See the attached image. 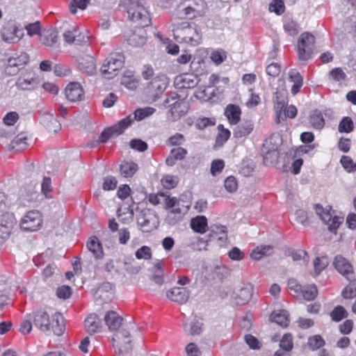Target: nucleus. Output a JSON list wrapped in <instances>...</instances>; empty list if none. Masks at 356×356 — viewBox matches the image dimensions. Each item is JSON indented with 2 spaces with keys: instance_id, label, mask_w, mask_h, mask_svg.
I'll return each mask as SVG.
<instances>
[{
  "instance_id": "f257e3e1",
  "label": "nucleus",
  "mask_w": 356,
  "mask_h": 356,
  "mask_svg": "<svg viewBox=\"0 0 356 356\" xmlns=\"http://www.w3.org/2000/svg\"><path fill=\"white\" fill-rule=\"evenodd\" d=\"M175 40L192 47L200 44L202 40L201 29L193 22L184 21L172 24Z\"/></svg>"
},
{
  "instance_id": "f03ea898",
  "label": "nucleus",
  "mask_w": 356,
  "mask_h": 356,
  "mask_svg": "<svg viewBox=\"0 0 356 356\" xmlns=\"http://www.w3.org/2000/svg\"><path fill=\"white\" fill-rule=\"evenodd\" d=\"M177 17L190 19L206 15L207 3L204 0H182L176 8Z\"/></svg>"
},
{
  "instance_id": "7ed1b4c3",
  "label": "nucleus",
  "mask_w": 356,
  "mask_h": 356,
  "mask_svg": "<svg viewBox=\"0 0 356 356\" xmlns=\"http://www.w3.org/2000/svg\"><path fill=\"white\" fill-rule=\"evenodd\" d=\"M126 3L129 18L138 27H147L151 24L149 13L143 6V0H127Z\"/></svg>"
},
{
  "instance_id": "20e7f679",
  "label": "nucleus",
  "mask_w": 356,
  "mask_h": 356,
  "mask_svg": "<svg viewBox=\"0 0 356 356\" xmlns=\"http://www.w3.org/2000/svg\"><path fill=\"white\" fill-rule=\"evenodd\" d=\"M135 263L134 259L120 257L107 261L104 270L108 273H120L124 270L129 274H136L139 272L140 267L134 266Z\"/></svg>"
},
{
  "instance_id": "39448f33",
  "label": "nucleus",
  "mask_w": 356,
  "mask_h": 356,
  "mask_svg": "<svg viewBox=\"0 0 356 356\" xmlns=\"http://www.w3.org/2000/svg\"><path fill=\"white\" fill-rule=\"evenodd\" d=\"M124 56L122 53L113 52L104 60L101 72L108 79L113 78L123 67Z\"/></svg>"
},
{
  "instance_id": "423d86ee",
  "label": "nucleus",
  "mask_w": 356,
  "mask_h": 356,
  "mask_svg": "<svg viewBox=\"0 0 356 356\" xmlns=\"http://www.w3.org/2000/svg\"><path fill=\"white\" fill-rule=\"evenodd\" d=\"M314 44L315 38L312 34L308 32L301 34L298 41V54L299 60L303 64L312 58Z\"/></svg>"
},
{
  "instance_id": "0eeeda50",
  "label": "nucleus",
  "mask_w": 356,
  "mask_h": 356,
  "mask_svg": "<svg viewBox=\"0 0 356 356\" xmlns=\"http://www.w3.org/2000/svg\"><path fill=\"white\" fill-rule=\"evenodd\" d=\"M132 122L133 120L131 115H129L121 120L118 123L105 129L99 136L98 143H105L113 135L118 136L122 134Z\"/></svg>"
},
{
  "instance_id": "6e6552de",
  "label": "nucleus",
  "mask_w": 356,
  "mask_h": 356,
  "mask_svg": "<svg viewBox=\"0 0 356 356\" xmlns=\"http://www.w3.org/2000/svg\"><path fill=\"white\" fill-rule=\"evenodd\" d=\"M1 34L4 42L15 44L23 38L24 33V29H19L14 22L8 21L3 24Z\"/></svg>"
},
{
  "instance_id": "1a4fd4ad",
  "label": "nucleus",
  "mask_w": 356,
  "mask_h": 356,
  "mask_svg": "<svg viewBox=\"0 0 356 356\" xmlns=\"http://www.w3.org/2000/svg\"><path fill=\"white\" fill-rule=\"evenodd\" d=\"M113 346L119 355L129 353L132 349L129 333L124 330L117 332L113 337Z\"/></svg>"
},
{
  "instance_id": "9d476101",
  "label": "nucleus",
  "mask_w": 356,
  "mask_h": 356,
  "mask_svg": "<svg viewBox=\"0 0 356 356\" xmlns=\"http://www.w3.org/2000/svg\"><path fill=\"white\" fill-rule=\"evenodd\" d=\"M168 86V80L164 75L153 78L147 84L146 90L152 101L158 99Z\"/></svg>"
},
{
  "instance_id": "9b49d317",
  "label": "nucleus",
  "mask_w": 356,
  "mask_h": 356,
  "mask_svg": "<svg viewBox=\"0 0 356 356\" xmlns=\"http://www.w3.org/2000/svg\"><path fill=\"white\" fill-rule=\"evenodd\" d=\"M42 225V216L38 211H28L22 218L20 227L23 230L29 232L37 231Z\"/></svg>"
},
{
  "instance_id": "f8f14e48",
  "label": "nucleus",
  "mask_w": 356,
  "mask_h": 356,
  "mask_svg": "<svg viewBox=\"0 0 356 356\" xmlns=\"http://www.w3.org/2000/svg\"><path fill=\"white\" fill-rule=\"evenodd\" d=\"M29 56L26 53L15 54L10 57L4 67V72L8 76L16 75L28 63Z\"/></svg>"
},
{
  "instance_id": "ddd939ff",
  "label": "nucleus",
  "mask_w": 356,
  "mask_h": 356,
  "mask_svg": "<svg viewBox=\"0 0 356 356\" xmlns=\"http://www.w3.org/2000/svg\"><path fill=\"white\" fill-rule=\"evenodd\" d=\"M137 223L143 232L149 233L156 228V216L151 210L143 209L137 216Z\"/></svg>"
},
{
  "instance_id": "4468645a",
  "label": "nucleus",
  "mask_w": 356,
  "mask_h": 356,
  "mask_svg": "<svg viewBox=\"0 0 356 356\" xmlns=\"http://www.w3.org/2000/svg\"><path fill=\"white\" fill-rule=\"evenodd\" d=\"M316 214L328 226L330 232L336 233L337 229L343 222V218L338 216H332L329 210L324 209L321 205L316 204L314 206Z\"/></svg>"
},
{
  "instance_id": "2eb2a0df",
  "label": "nucleus",
  "mask_w": 356,
  "mask_h": 356,
  "mask_svg": "<svg viewBox=\"0 0 356 356\" xmlns=\"http://www.w3.org/2000/svg\"><path fill=\"white\" fill-rule=\"evenodd\" d=\"M15 222V219L13 214L6 213L1 215L0 217V244L9 238Z\"/></svg>"
},
{
  "instance_id": "dca6fc26",
  "label": "nucleus",
  "mask_w": 356,
  "mask_h": 356,
  "mask_svg": "<svg viewBox=\"0 0 356 356\" xmlns=\"http://www.w3.org/2000/svg\"><path fill=\"white\" fill-rule=\"evenodd\" d=\"M38 83L36 74L33 71H27L19 76L16 86L22 90H32L37 87Z\"/></svg>"
},
{
  "instance_id": "f3484780",
  "label": "nucleus",
  "mask_w": 356,
  "mask_h": 356,
  "mask_svg": "<svg viewBox=\"0 0 356 356\" xmlns=\"http://www.w3.org/2000/svg\"><path fill=\"white\" fill-rule=\"evenodd\" d=\"M35 326L41 332H47L49 331L50 317L49 314L42 309L33 312L31 314Z\"/></svg>"
},
{
  "instance_id": "a211bd4d",
  "label": "nucleus",
  "mask_w": 356,
  "mask_h": 356,
  "mask_svg": "<svg viewBox=\"0 0 356 356\" xmlns=\"http://www.w3.org/2000/svg\"><path fill=\"white\" fill-rule=\"evenodd\" d=\"M333 266L335 269L348 280L350 279V275L354 274L353 266L350 262L341 255H337L333 261Z\"/></svg>"
},
{
  "instance_id": "6ab92c4d",
  "label": "nucleus",
  "mask_w": 356,
  "mask_h": 356,
  "mask_svg": "<svg viewBox=\"0 0 356 356\" xmlns=\"http://www.w3.org/2000/svg\"><path fill=\"white\" fill-rule=\"evenodd\" d=\"M66 98L72 102H80L84 98V91L79 83H70L65 90Z\"/></svg>"
},
{
  "instance_id": "aec40b11",
  "label": "nucleus",
  "mask_w": 356,
  "mask_h": 356,
  "mask_svg": "<svg viewBox=\"0 0 356 356\" xmlns=\"http://www.w3.org/2000/svg\"><path fill=\"white\" fill-rule=\"evenodd\" d=\"M253 286L250 284H243L239 289L234 293L236 304L243 305L248 303L252 298Z\"/></svg>"
},
{
  "instance_id": "412c9836",
  "label": "nucleus",
  "mask_w": 356,
  "mask_h": 356,
  "mask_svg": "<svg viewBox=\"0 0 356 356\" xmlns=\"http://www.w3.org/2000/svg\"><path fill=\"white\" fill-rule=\"evenodd\" d=\"M275 111L277 118V122H280V117H282V112L284 108V106L288 104L287 91L284 89H277L275 93Z\"/></svg>"
},
{
  "instance_id": "4be33fe9",
  "label": "nucleus",
  "mask_w": 356,
  "mask_h": 356,
  "mask_svg": "<svg viewBox=\"0 0 356 356\" xmlns=\"http://www.w3.org/2000/svg\"><path fill=\"white\" fill-rule=\"evenodd\" d=\"M242 111L239 106L229 104L224 110V115L230 125H236L241 121Z\"/></svg>"
},
{
  "instance_id": "5701e85b",
  "label": "nucleus",
  "mask_w": 356,
  "mask_h": 356,
  "mask_svg": "<svg viewBox=\"0 0 356 356\" xmlns=\"http://www.w3.org/2000/svg\"><path fill=\"white\" fill-rule=\"evenodd\" d=\"M189 291L184 287H174L167 292V297L173 302L184 304L189 298Z\"/></svg>"
},
{
  "instance_id": "b1692460",
  "label": "nucleus",
  "mask_w": 356,
  "mask_h": 356,
  "mask_svg": "<svg viewBox=\"0 0 356 356\" xmlns=\"http://www.w3.org/2000/svg\"><path fill=\"white\" fill-rule=\"evenodd\" d=\"M79 69L88 75L93 74L96 71L95 60L90 55H84L78 59Z\"/></svg>"
},
{
  "instance_id": "393cba45",
  "label": "nucleus",
  "mask_w": 356,
  "mask_h": 356,
  "mask_svg": "<svg viewBox=\"0 0 356 356\" xmlns=\"http://www.w3.org/2000/svg\"><path fill=\"white\" fill-rule=\"evenodd\" d=\"M190 227L195 233L203 234L208 230V220L204 216H197L190 220Z\"/></svg>"
},
{
  "instance_id": "a878e982",
  "label": "nucleus",
  "mask_w": 356,
  "mask_h": 356,
  "mask_svg": "<svg viewBox=\"0 0 356 356\" xmlns=\"http://www.w3.org/2000/svg\"><path fill=\"white\" fill-rule=\"evenodd\" d=\"M65 327L63 316L59 313L52 315L50 319L49 331L51 330L54 334L60 336L63 334Z\"/></svg>"
},
{
  "instance_id": "bb28decb",
  "label": "nucleus",
  "mask_w": 356,
  "mask_h": 356,
  "mask_svg": "<svg viewBox=\"0 0 356 356\" xmlns=\"http://www.w3.org/2000/svg\"><path fill=\"white\" fill-rule=\"evenodd\" d=\"M254 129V123L250 120H244L234 130V136L242 138L250 135Z\"/></svg>"
},
{
  "instance_id": "cd10ccee",
  "label": "nucleus",
  "mask_w": 356,
  "mask_h": 356,
  "mask_svg": "<svg viewBox=\"0 0 356 356\" xmlns=\"http://www.w3.org/2000/svg\"><path fill=\"white\" fill-rule=\"evenodd\" d=\"M104 321L111 331H117L122 324V318L115 312L109 311L104 316Z\"/></svg>"
},
{
  "instance_id": "c85d7f7f",
  "label": "nucleus",
  "mask_w": 356,
  "mask_h": 356,
  "mask_svg": "<svg viewBox=\"0 0 356 356\" xmlns=\"http://www.w3.org/2000/svg\"><path fill=\"white\" fill-rule=\"evenodd\" d=\"M58 32L56 29H44L40 33V42L47 47H52L57 42Z\"/></svg>"
},
{
  "instance_id": "c756f323",
  "label": "nucleus",
  "mask_w": 356,
  "mask_h": 356,
  "mask_svg": "<svg viewBox=\"0 0 356 356\" xmlns=\"http://www.w3.org/2000/svg\"><path fill=\"white\" fill-rule=\"evenodd\" d=\"M187 112L186 103L184 99H177L175 103H172V107L169 109V113L173 120L180 118Z\"/></svg>"
},
{
  "instance_id": "7c9ffc66",
  "label": "nucleus",
  "mask_w": 356,
  "mask_h": 356,
  "mask_svg": "<svg viewBox=\"0 0 356 356\" xmlns=\"http://www.w3.org/2000/svg\"><path fill=\"white\" fill-rule=\"evenodd\" d=\"M86 331L90 334L99 331L102 327L101 318L95 314H90L84 321Z\"/></svg>"
},
{
  "instance_id": "2f4dec72",
  "label": "nucleus",
  "mask_w": 356,
  "mask_h": 356,
  "mask_svg": "<svg viewBox=\"0 0 356 356\" xmlns=\"http://www.w3.org/2000/svg\"><path fill=\"white\" fill-rule=\"evenodd\" d=\"M270 320L282 327H287L290 323L289 314L284 309L273 312L270 316Z\"/></svg>"
},
{
  "instance_id": "473e14b6",
  "label": "nucleus",
  "mask_w": 356,
  "mask_h": 356,
  "mask_svg": "<svg viewBox=\"0 0 356 356\" xmlns=\"http://www.w3.org/2000/svg\"><path fill=\"white\" fill-rule=\"evenodd\" d=\"M146 31L141 29L134 31L127 37L128 43L134 47H141L146 43Z\"/></svg>"
},
{
  "instance_id": "72a5a7b5",
  "label": "nucleus",
  "mask_w": 356,
  "mask_h": 356,
  "mask_svg": "<svg viewBox=\"0 0 356 356\" xmlns=\"http://www.w3.org/2000/svg\"><path fill=\"white\" fill-rule=\"evenodd\" d=\"M289 79L293 83L291 87V93L295 95L300 92L303 85V79L297 70L292 69L289 72Z\"/></svg>"
},
{
  "instance_id": "f704fd0d",
  "label": "nucleus",
  "mask_w": 356,
  "mask_h": 356,
  "mask_svg": "<svg viewBox=\"0 0 356 356\" xmlns=\"http://www.w3.org/2000/svg\"><path fill=\"white\" fill-rule=\"evenodd\" d=\"M187 150L183 147L173 148L170 151V155L166 158L165 163L169 166H172L175 164L177 160L184 159L186 154Z\"/></svg>"
},
{
  "instance_id": "c9c22d12",
  "label": "nucleus",
  "mask_w": 356,
  "mask_h": 356,
  "mask_svg": "<svg viewBox=\"0 0 356 356\" xmlns=\"http://www.w3.org/2000/svg\"><path fill=\"white\" fill-rule=\"evenodd\" d=\"M86 246L96 259H100L103 257V248L97 236L90 237Z\"/></svg>"
},
{
  "instance_id": "e433bc0d",
  "label": "nucleus",
  "mask_w": 356,
  "mask_h": 356,
  "mask_svg": "<svg viewBox=\"0 0 356 356\" xmlns=\"http://www.w3.org/2000/svg\"><path fill=\"white\" fill-rule=\"evenodd\" d=\"M42 124L47 131L51 133L56 134L61 129L60 122L53 115H47L44 116L42 120Z\"/></svg>"
},
{
  "instance_id": "4c0bfd02",
  "label": "nucleus",
  "mask_w": 356,
  "mask_h": 356,
  "mask_svg": "<svg viewBox=\"0 0 356 356\" xmlns=\"http://www.w3.org/2000/svg\"><path fill=\"white\" fill-rule=\"evenodd\" d=\"M138 165L134 162H124L120 165V174L124 177H131L138 170Z\"/></svg>"
},
{
  "instance_id": "58836bf2",
  "label": "nucleus",
  "mask_w": 356,
  "mask_h": 356,
  "mask_svg": "<svg viewBox=\"0 0 356 356\" xmlns=\"http://www.w3.org/2000/svg\"><path fill=\"white\" fill-rule=\"evenodd\" d=\"M273 247L270 245L258 246L250 254V257L255 261L261 259L263 257L270 254Z\"/></svg>"
},
{
  "instance_id": "ea45409f",
  "label": "nucleus",
  "mask_w": 356,
  "mask_h": 356,
  "mask_svg": "<svg viewBox=\"0 0 356 356\" xmlns=\"http://www.w3.org/2000/svg\"><path fill=\"white\" fill-rule=\"evenodd\" d=\"M318 295V289L315 284H310L306 286H302L300 296H302L305 300L310 301L314 300Z\"/></svg>"
},
{
  "instance_id": "a19ab883",
  "label": "nucleus",
  "mask_w": 356,
  "mask_h": 356,
  "mask_svg": "<svg viewBox=\"0 0 356 356\" xmlns=\"http://www.w3.org/2000/svg\"><path fill=\"white\" fill-rule=\"evenodd\" d=\"M325 345V341L320 334H314L308 338L307 346L312 350H316Z\"/></svg>"
},
{
  "instance_id": "79ce46f5",
  "label": "nucleus",
  "mask_w": 356,
  "mask_h": 356,
  "mask_svg": "<svg viewBox=\"0 0 356 356\" xmlns=\"http://www.w3.org/2000/svg\"><path fill=\"white\" fill-rule=\"evenodd\" d=\"M348 315L346 309L341 305L336 306L330 313V316L334 322H339L346 318Z\"/></svg>"
},
{
  "instance_id": "37998d69",
  "label": "nucleus",
  "mask_w": 356,
  "mask_h": 356,
  "mask_svg": "<svg viewBox=\"0 0 356 356\" xmlns=\"http://www.w3.org/2000/svg\"><path fill=\"white\" fill-rule=\"evenodd\" d=\"M10 146L16 151L24 150L28 146L27 138L22 134H19L11 141Z\"/></svg>"
},
{
  "instance_id": "c03bdc74",
  "label": "nucleus",
  "mask_w": 356,
  "mask_h": 356,
  "mask_svg": "<svg viewBox=\"0 0 356 356\" xmlns=\"http://www.w3.org/2000/svg\"><path fill=\"white\" fill-rule=\"evenodd\" d=\"M155 108L152 107H145L143 108H137L134 111V118L132 120H142L151 115H152L155 112Z\"/></svg>"
},
{
  "instance_id": "a18cd8bd",
  "label": "nucleus",
  "mask_w": 356,
  "mask_h": 356,
  "mask_svg": "<svg viewBox=\"0 0 356 356\" xmlns=\"http://www.w3.org/2000/svg\"><path fill=\"white\" fill-rule=\"evenodd\" d=\"M341 296L344 299H352L356 297V280H351L341 291Z\"/></svg>"
},
{
  "instance_id": "49530a36",
  "label": "nucleus",
  "mask_w": 356,
  "mask_h": 356,
  "mask_svg": "<svg viewBox=\"0 0 356 356\" xmlns=\"http://www.w3.org/2000/svg\"><path fill=\"white\" fill-rule=\"evenodd\" d=\"M309 122L312 127L316 129H321L324 127L325 120L321 113H314L309 117Z\"/></svg>"
},
{
  "instance_id": "de8ad7c7",
  "label": "nucleus",
  "mask_w": 356,
  "mask_h": 356,
  "mask_svg": "<svg viewBox=\"0 0 356 356\" xmlns=\"http://www.w3.org/2000/svg\"><path fill=\"white\" fill-rule=\"evenodd\" d=\"M280 347L286 352L291 351L293 348V336L290 333L284 334L280 340Z\"/></svg>"
},
{
  "instance_id": "09e8293b",
  "label": "nucleus",
  "mask_w": 356,
  "mask_h": 356,
  "mask_svg": "<svg viewBox=\"0 0 356 356\" xmlns=\"http://www.w3.org/2000/svg\"><path fill=\"white\" fill-rule=\"evenodd\" d=\"M353 120L350 117H344L339 124L338 130L341 133H350L353 130Z\"/></svg>"
},
{
  "instance_id": "8fccbe9b",
  "label": "nucleus",
  "mask_w": 356,
  "mask_h": 356,
  "mask_svg": "<svg viewBox=\"0 0 356 356\" xmlns=\"http://www.w3.org/2000/svg\"><path fill=\"white\" fill-rule=\"evenodd\" d=\"M121 83L129 90H136L139 83V80L134 76H124L122 79Z\"/></svg>"
},
{
  "instance_id": "3c124183",
  "label": "nucleus",
  "mask_w": 356,
  "mask_h": 356,
  "mask_svg": "<svg viewBox=\"0 0 356 356\" xmlns=\"http://www.w3.org/2000/svg\"><path fill=\"white\" fill-rule=\"evenodd\" d=\"M210 58L216 65H218L225 61L227 58V52L222 49L213 51Z\"/></svg>"
},
{
  "instance_id": "603ef678",
  "label": "nucleus",
  "mask_w": 356,
  "mask_h": 356,
  "mask_svg": "<svg viewBox=\"0 0 356 356\" xmlns=\"http://www.w3.org/2000/svg\"><path fill=\"white\" fill-rule=\"evenodd\" d=\"M225 168V162L222 159H215L211 163V174L216 177L220 174Z\"/></svg>"
},
{
  "instance_id": "864d4df0",
  "label": "nucleus",
  "mask_w": 356,
  "mask_h": 356,
  "mask_svg": "<svg viewBox=\"0 0 356 356\" xmlns=\"http://www.w3.org/2000/svg\"><path fill=\"white\" fill-rule=\"evenodd\" d=\"M176 80L179 83H181V88H193L196 85V82L193 79H191V76L189 74H184L177 77Z\"/></svg>"
},
{
  "instance_id": "5fc2aeb1",
  "label": "nucleus",
  "mask_w": 356,
  "mask_h": 356,
  "mask_svg": "<svg viewBox=\"0 0 356 356\" xmlns=\"http://www.w3.org/2000/svg\"><path fill=\"white\" fill-rule=\"evenodd\" d=\"M135 255L138 259L149 260L152 258V252L149 247L143 245L136 250Z\"/></svg>"
},
{
  "instance_id": "6e6d98bb",
  "label": "nucleus",
  "mask_w": 356,
  "mask_h": 356,
  "mask_svg": "<svg viewBox=\"0 0 356 356\" xmlns=\"http://www.w3.org/2000/svg\"><path fill=\"white\" fill-rule=\"evenodd\" d=\"M343 168L348 172H353L356 170V162L354 163L353 159L348 156H342L340 159Z\"/></svg>"
},
{
  "instance_id": "4d7b16f0",
  "label": "nucleus",
  "mask_w": 356,
  "mask_h": 356,
  "mask_svg": "<svg viewBox=\"0 0 356 356\" xmlns=\"http://www.w3.org/2000/svg\"><path fill=\"white\" fill-rule=\"evenodd\" d=\"M297 108L293 105L290 106H284V108L282 112V117H280V120H285L286 118H295L297 115Z\"/></svg>"
},
{
  "instance_id": "13d9d810",
  "label": "nucleus",
  "mask_w": 356,
  "mask_h": 356,
  "mask_svg": "<svg viewBox=\"0 0 356 356\" xmlns=\"http://www.w3.org/2000/svg\"><path fill=\"white\" fill-rule=\"evenodd\" d=\"M90 0H72L70 10L72 14H75L77 8L84 10L86 8Z\"/></svg>"
},
{
  "instance_id": "bf43d9fd",
  "label": "nucleus",
  "mask_w": 356,
  "mask_h": 356,
  "mask_svg": "<svg viewBox=\"0 0 356 356\" xmlns=\"http://www.w3.org/2000/svg\"><path fill=\"white\" fill-rule=\"evenodd\" d=\"M24 29L29 36H33L37 34L40 35L41 33V25L39 21L27 24L25 25Z\"/></svg>"
},
{
  "instance_id": "052dcab7",
  "label": "nucleus",
  "mask_w": 356,
  "mask_h": 356,
  "mask_svg": "<svg viewBox=\"0 0 356 356\" xmlns=\"http://www.w3.org/2000/svg\"><path fill=\"white\" fill-rule=\"evenodd\" d=\"M225 190L229 193H234L238 189V182L233 176L227 177L224 182Z\"/></svg>"
},
{
  "instance_id": "680f3d73",
  "label": "nucleus",
  "mask_w": 356,
  "mask_h": 356,
  "mask_svg": "<svg viewBox=\"0 0 356 356\" xmlns=\"http://www.w3.org/2000/svg\"><path fill=\"white\" fill-rule=\"evenodd\" d=\"M118 180L115 177L108 176L104 178L102 188L104 191H113L116 188Z\"/></svg>"
},
{
  "instance_id": "e2e57ef3",
  "label": "nucleus",
  "mask_w": 356,
  "mask_h": 356,
  "mask_svg": "<svg viewBox=\"0 0 356 356\" xmlns=\"http://www.w3.org/2000/svg\"><path fill=\"white\" fill-rule=\"evenodd\" d=\"M269 10L277 15H281L284 12L285 6L283 1L273 0L269 6Z\"/></svg>"
},
{
  "instance_id": "0e129e2a",
  "label": "nucleus",
  "mask_w": 356,
  "mask_h": 356,
  "mask_svg": "<svg viewBox=\"0 0 356 356\" xmlns=\"http://www.w3.org/2000/svg\"><path fill=\"white\" fill-rule=\"evenodd\" d=\"M330 77L334 81H344L346 78V74L343 70L340 67H335L332 69L329 73Z\"/></svg>"
},
{
  "instance_id": "69168bd1",
  "label": "nucleus",
  "mask_w": 356,
  "mask_h": 356,
  "mask_svg": "<svg viewBox=\"0 0 356 356\" xmlns=\"http://www.w3.org/2000/svg\"><path fill=\"white\" fill-rule=\"evenodd\" d=\"M32 321L33 318L31 317V314H27L20 325L19 331L22 334H27L31 331Z\"/></svg>"
},
{
  "instance_id": "338daca9",
  "label": "nucleus",
  "mask_w": 356,
  "mask_h": 356,
  "mask_svg": "<svg viewBox=\"0 0 356 356\" xmlns=\"http://www.w3.org/2000/svg\"><path fill=\"white\" fill-rule=\"evenodd\" d=\"M328 264L327 259L326 257H316L314 261V270L316 275L324 270Z\"/></svg>"
},
{
  "instance_id": "774afa93",
  "label": "nucleus",
  "mask_w": 356,
  "mask_h": 356,
  "mask_svg": "<svg viewBox=\"0 0 356 356\" xmlns=\"http://www.w3.org/2000/svg\"><path fill=\"white\" fill-rule=\"evenodd\" d=\"M285 31L290 35H296L298 33V24L293 21L289 20L284 24Z\"/></svg>"
}]
</instances>
